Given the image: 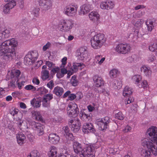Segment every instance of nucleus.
Masks as SVG:
<instances>
[{
	"label": "nucleus",
	"instance_id": "f257e3e1",
	"mask_svg": "<svg viewBox=\"0 0 157 157\" xmlns=\"http://www.w3.org/2000/svg\"><path fill=\"white\" fill-rule=\"evenodd\" d=\"M17 45V41L13 38L0 43L1 58L7 62L12 60L16 55L14 48Z\"/></svg>",
	"mask_w": 157,
	"mask_h": 157
},
{
	"label": "nucleus",
	"instance_id": "f03ea898",
	"mask_svg": "<svg viewBox=\"0 0 157 157\" xmlns=\"http://www.w3.org/2000/svg\"><path fill=\"white\" fill-rule=\"evenodd\" d=\"M147 138H142L141 141V144L144 147L150 150L154 155H157V128L152 126L148 128L146 132Z\"/></svg>",
	"mask_w": 157,
	"mask_h": 157
},
{
	"label": "nucleus",
	"instance_id": "7ed1b4c3",
	"mask_svg": "<svg viewBox=\"0 0 157 157\" xmlns=\"http://www.w3.org/2000/svg\"><path fill=\"white\" fill-rule=\"evenodd\" d=\"M73 147L75 152L79 155L80 157H86V153L88 152H92L94 150V144H90L86 148H83L82 145L77 142H75L73 144Z\"/></svg>",
	"mask_w": 157,
	"mask_h": 157
},
{
	"label": "nucleus",
	"instance_id": "20e7f679",
	"mask_svg": "<svg viewBox=\"0 0 157 157\" xmlns=\"http://www.w3.org/2000/svg\"><path fill=\"white\" fill-rule=\"evenodd\" d=\"M105 41L104 35L101 33L95 35L91 37L90 40L91 46L94 49L100 48L105 44Z\"/></svg>",
	"mask_w": 157,
	"mask_h": 157
},
{
	"label": "nucleus",
	"instance_id": "39448f33",
	"mask_svg": "<svg viewBox=\"0 0 157 157\" xmlns=\"http://www.w3.org/2000/svg\"><path fill=\"white\" fill-rule=\"evenodd\" d=\"M74 26V22L71 19H63L59 22L58 27L62 32H69Z\"/></svg>",
	"mask_w": 157,
	"mask_h": 157
},
{
	"label": "nucleus",
	"instance_id": "423d86ee",
	"mask_svg": "<svg viewBox=\"0 0 157 157\" xmlns=\"http://www.w3.org/2000/svg\"><path fill=\"white\" fill-rule=\"evenodd\" d=\"M78 6L75 4H71L66 6L64 9V14L69 17H72L77 14Z\"/></svg>",
	"mask_w": 157,
	"mask_h": 157
},
{
	"label": "nucleus",
	"instance_id": "0eeeda50",
	"mask_svg": "<svg viewBox=\"0 0 157 157\" xmlns=\"http://www.w3.org/2000/svg\"><path fill=\"white\" fill-rule=\"evenodd\" d=\"M132 47L130 44L127 43H119L116 45L115 48L117 52L122 54L129 53Z\"/></svg>",
	"mask_w": 157,
	"mask_h": 157
},
{
	"label": "nucleus",
	"instance_id": "6e6552de",
	"mask_svg": "<svg viewBox=\"0 0 157 157\" xmlns=\"http://www.w3.org/2000/svg\"><path fill=\"white\" fill-rule=\"evenodd\" d=\"M110 122L109 117H105L97 120L96 124L98 127L99 129L102 131L105 130L108 128Z\"/></svg>",
	"mask_w": 157,
	"mask_h": 157
},
{
	"label": "nucleus",
	"instance_id": "1a4fd4ad",
	"mask_svg": "<svg viewBox=\"0 0 157 157\" xmlns=\"http://www.w3.org/2000/svg\"><path fill=\"white\" fill-rule=\"evenodd\" d=\"M38 56V52L32 51L26 55L25 58V63L26 65H31L37 59Z\"/></svg>",
	"mask_w": 157,
	"mask_h": 157
},
{
	"label": "nucleus",
	"instance_id": "9d476101",
	"mask_svg": "<svg viewBox=\"0 0 157 157\" xmlns=\"http://www.w3.org/2000/svg\"><path fill=\"white\" fill-rule=\"evenodd\" d=\"M31 125L33 129L36 132L37 135L40 136L44 134L45 127L43 124L33 121L31 122Z\"/></svg>",
	"mask_w": 157,
	"mask_h": 157
},
{
	"label": "nucleus",
	"instance_id": "9b49d317",
	"mask_svg": "<svg viewBox=\"0 0 157 157\" xmlns=\"http://www.w3.org/2000/svg\"><path fill=\"white\" fill-rule=\"evenodd\" d=\"M76 55L80 60L85 61L88 58L87 51L85 47H81L78 49Z\"/></svg>",
	"mask_w": 157,
	"mask_h": 157
},
{
	"label": "nucleus",
	"instance_id": "f8f14e48",
	"mask_svg": "<svg viewBox=\"0 0 157 157\" xmlns=\"http://www.w3.org/2000/svg\"><path fill=\"white\" fill-rule=\"evenodd\" d=\"M8 74H10V78L14 79V81H12L10 83L11 86L13 87H14L15 86V82L17 81V82L19 80L18 77L21 74L20 71L14 68L11 71H9Z\"/></svg>",
	"mask_w": 157,
	"mask_h": 157
},
{
	"label": "nucleus",
	"instance_id": "ddd939ff",
	"mask_svg": "<svg viewBox=\"0 0 157 157\" xmlns=\"http://www.w3.org/2000/svg\"><path fill=\"white\" fill-rule=\"evenodd\" d=\"M71 130L74 132H77L79 130L81 124L78 119L71 120L69 122Z\"/></svg>",
	"mask_w": 157,
	"mask_h": 157
},
{
	"label": "nucleus",
	"instance_id": "4468645a",
	"mask_svg": "<svg viewBox=\"0 0 157 157\" xmlns=\"http://www.w3.org/2000/svg\"><path fill=\"white\" fill-rule=\"evenodd\" d=\"M93 9L92 5L89 4H83L80 7V10L78 12L79 14L80 15H84Z\"/></svg>",
	"mask_w": 157,
	"mask_h": 157
},
{
	"label": "nucleus",
	"instance_id": "2eb2a0df",
	"mask_svg": "<svg viewBox=\"0 0 157 157\" xmlns=\"http://www.w3.org/2000/svg\"><path fill=\"white\" fill-rule=\"evenodd\" d=\"M115 6L113 2L109 0L101 2L100 4V8L103 10H109L112 9Z\"/></svg>",
	"mask_w": 157,
	"mask_h": 157
},
{
	"label": "nucleus",
	"instance_id": "dca6fc26",
	"mask_svg": "<svg viewBox=\"0 0 157 157\" xmlns=\"http://www.w3.org/2000/svg\"><path fill=\"white\" fill-rule=\"evenodd\" d=\"M39 3L43 10H47L49 9L52 6L51 2L49 0H39Z\"/></svg>",
	"mask_w": 157,
	"mask_h": 157
},
{
	"label": "nucleus",
	"instance_id": "f3484780",
	"mask_svg": "<svg viewBox=\"0 0 157 157\" xmlns=\"http://www.w3.org/2000/svg\"><path fill=\"white\" fill-rule=\"evenodd\" d=\"M90 20L94 23H98L99 21L100 16L97 11H92L88 15Z\"/></svg>",
	"mask_w": 157,
	"mask_h": 157
},
{
	"label": "nucleus",
	"instance_id": "a211bd4d",
	"mask_svg": "<svg viewBox=\"0 0 157 157\" xmlns=\"http://www.w3.org/2000/svg\"><path fill=\"white\" fill-rule=\"evenodd\" d=\"M93 79L94 85L96 87H100L104 85V81L101 77L98 75L94 76Z\"/></svg>",
	"mask_w": 157,
	"mask_h": 157
},
{
	"label": "nucleus",
	"instance_id": "6ab92c4d",
	"mask_svg": "<svg viewBox=\"0 0 157 157\" xmlns=\"http://www.w3.org/2000/svg\"><path fill=\"white\" fill-rule=\"evenodd\" d=\"M82 131L85 133H94L95 129L92 124L90 123L85 124L83 126Z\"/></svg>",
	"mask_w": 157,
	"mask_h": 157
},
{
	"label": "nucleus",
	"instance_id": "aec40b11",
	"mask_svg": "<svg viewBox=\"0 0 157 157\" xmlns=\"http://www.w3.org/2000/svg\"><path fill=\"white\" fill-rule=\"evenodd\" d=\"M62 132L66 138L68 140H72L74 139V137L73 134L70 132L68 126L63 127L62 128Z\"/></svg>",
	"mask_w": 157,
	"mask_h": 157
},
{
	"label": "nucleus",
	"instance_id": "412c9836",
	"mask_svg": "<svg viewBox=\"0 0 157 157\" xmlns=\"http://www.w3.org/2000/svg\"><path fill=\"white\" fill-rule=\"evenodd\" d=\"M139 60V58L136 55L133 54L126 58L125 61L127 63L131 64L136 63Z\"/></svg>",
	"mask_w": 157,
	"mask_h": 157
},
{
	"label": "nucleus",
	"instance_id": "4be33fe9",
	"mask_svg": "<svg viewBox=\"0 0 157 157\" xmlns=\"http://www.w3.org/2000/svg\"><path fill=\"white\" fill-rule=\"evenodd\" d=\"M16 138L17 142L20 145H22L25 142L26 137L25 135L21 132L17 134Z\"/></svg>",
	"mask_w": 157,
	"mask_h": 157
},
{
	"label": "nucleus",
	"instance_id": "5701e85b",
	"mask_svg": "<svg viewBox=\"0 0 157 157\" xmlns=\"http://www.w3.org/2000/svg\"><path fill=\"white\" fill-rule=\"evenodd\" d=\"M49 141L53 144L57 143L60 140L59 136L56 134L52 133L48 137Z\"/></svg>",
	"mask_w": 157,
	"mask_h": 157
},
{
	"label": "nucleus",
	"instance_id": "b1692460",
	"mask_svg": "<svg viewBox=\"0 0 157 157\" xmlns=\"http://www.w3.org/2000/svg\"><path fill=\"white\" fill-rule=\"evenodd\" d=\"M140 70L143 72L145 76L147 77H149L151 75L152 71L150 68L148 66L143 65L140 68Z\"/></svg>",
	"mask_w": 157,
	"mask_h": 157
},
{
	"label": "nucleus",
	"instance_id": "393cba45",
	"mask_svg": "<svg viewBox=\"0 0 157 157\" xmlns=\"http://www.w3.org/2000/svg\"><path fill=\"white\" fill-rule=\"evenodd\" d=\"M49 157H60L58 156V150L57 148L54 146H51L49 151L48 153Z\"/></svg>",
	"mask_w": 157,
	"mask_h": 157
},
{
	"label": "nucleus",
	"instance_id": "a878e982",
	"mask_svg": "<svg viewBox=\"0 0 157 157\" xmlns=\"http://www.w3.org/2000/svg\"><path fill=\"white\" fill-rule=\"evenodd\" d=\"M142 79V77L141 75L136 74L132 76L131 80L137 86L141 81Z\"/></svg>",
	"mask_w": 157,
	"mask_h": 157
},
{
	"label": "nucleus",
	"instance_id": "bb28decb",
	"mask_svg": "<svg viewBox=\"0 0 157 157\" xmlns=\"http://www.w3.org/2000/svg\"><path fill=\"white\" fill-rule=\"evenodd\" d=\"M132 93V88L128 86H126L124 89L123 91V95L126 98L129 97Z\"/></svg>",
	"mask_w": 157,
	"mask_h": 157
},
{
	"label": "nucleus",
	"instance_id": "cd10ccee",
	"mask_svg": "<svg viewBox=\"0 0 157 157\" xmlns=\"http://www.w3.org/2000/svg\"><path fill=\"white\" fill-rule=\"evenodd\" d=\"M84 66L82 63H73V66L71 68V69L75 73L76 72L78 69L81 70Z\"/></svg>",
	"mask_w": 157,
	"mask_h": 157
},
{
	"label": "nucleus",
	"instance_id": "c85d7f7f",
	"mask_svg": "<svg viewBox=\"0 0 157 157\" xmlns=\"http://www.w3.org/2000/svg\"><path fill=\"white\" fill-rule=\"evenodd\" d=\"M122 86V82L121 80L115 79L113 81L112 84V87L115 90H118Z\"/></svg>",
	"mask_w": 157,
	"mask_h": 157
},
{
	"label": "nucleus",
	"instance_id": "c756f323",
	"mask_svg": "<svg viewBox=\"0 0 157 157\" xmlns=\"http://www.w3.org/2000/svg\"><path fill=\"white\" fill-rule=\"evenodd\" d=\"M105 58L103 57L101 55H97L95 56L94 59V62L96 64L100 65L102 64L105 60Z\"/></svg>",
	"mask_w": 157,
	"mask_h": 157
},
{
	"label": "nucleus",
	"instance_id": "7c9ffc66",
	"mask_svg": "<svg viewBox=\"0 0 157 157\" xmlns=\"http://www.w3.org/2000/svg\"><path fill=\"white\" fill-rule=\"evenodd\" d=\"M33 118L36 120L41 121L42 117L39 111H33L31 112Z\"/></svg>",
	"mask_w": 157,
	"mask_h": 157
},
{
	"label": "nucleus",
	"instance_id": "2f4dec72",
	"mask_svg": "<svg viewBox=\"0 0 157 157\" xmlns=\"http://www.w3.org/2000/svg\"><path fill=\"white\" fill-rule=\"evenodd\" d=\"M139 88H143L144 90H147L149 88L148 83L146 80H143L140 82L137 86Z\"/></svg>",
	"mask_w": 157,
	"mask_h": 157
},
{
	"label": "nucleus",
	"instance_id": "473e14b6",
	"mask_svg": "<svg viewBox=\"0 0 157 157\" xmlns=\"http://www.w3.org/2000/svg\"><path fill=\"white\" fill-rule=\"evenodd\" d=\"M154 21L151 19H147L145 22V24L147 26V29L149 31L151 32L153 29Z\"/></svg>",
	"mask_w": 157,
	"mask_h": 157
},
{
	"label": "nucleus",
	"instance_id": "72a5a7b5",
	"mask_svg": "<svg viewBox=\"0 0 157 157\" xmlns=\"http://www.w3.org/2000/svg\"><path fill=\"white\" fill-rule=\"evenodd\" d=\"M18 120H20V121L18 122L17 124L20 129L23 131L26 130V129L27 128L26 122H24L23 121L21 120L20 119H18Z\"/></svg>",
	"mask_w": 157,
	"mask_h": 157
},
{
	"label": "nucleus",
	"instance_id": "f704fd0d",
	"mask_svg": "<svg viewBox=\"0 0 157 157\" xmlns=\"http://www.w3.org/2000/svg\"><path fill=\"white\" fill-rule=\"evenodd\" d=\"M40 9L39 7L34 8L31 12V14L34 18H38L40 16Z\"/></svg>",
	"mask_w": 157,
	"mask_h": 157
},
{
	"label": "nucleus",
	"instance_id": "c9c22d12",
	"mask_svg": "<svg viewBox=\"0 0 157 157\" xmlns=\"http://www.w3.org/2000/svg\"><path fill=\"white\" fill-rule=\"evenodd\" d=\"M149 49L151 52H155V55L157 57V40H155L154 43L149 46Z\"/></svg>",
	"mask_w": 157,
	"mask_h": 157
},
{
	"label": "nucleus",
	"instance_id": "e433bc0d",
	"mask_svg": "<svg viewBox=\"0 0 157 157\" xmlns=\"http://www.w3.org/2000/svg\"><path fill=\"white\" fill-rule=\"evenodd\" d=\"M53 93L56 95L60 96L63 92V89L59 86L55 87L53 90Z\"/></svg>",
	"mask_w": 157,
	"mask_h": 157
},
{
	"label": "nucleus",
	"instance_id": "4c0bfd02",
	"mask_svg": "<svg viewBox=\"0 0 157 157\" xmlns=\"http://www.w3.org/2000/svg\"><path fill=\"white\" fill-rule=\"evenodd\" d=\"M119 73L120 72L117 69L113 68L110 71L109 75L111 78H115L117 76Z\"/></svg>",
	"mask_w": 157,
	"mask_h": 157
},
{
	"label": "nucleus",
	"instance_id": "58836bf2",
	"mask_svg": "<svg viewBox=\"0 0 157 157\" xmlns=\"http://www.w3.org/2000/svg\"><path fill=\"white\" fill-rule=\"evenodd\" d=\"M51 71L54 74L56 73V76L58 78H61L62 77V75H60V68L59 67L55 66V67L52 69Z\"/></svg>",
	"mask_w": 157,
	"mask_h": 157
},
{
	"label": "nucleus",
	"instance_id": "ea45409f",
	"mask_svg": "<svg viewBox=\"0 0 157 157\" xmlns=\"http://www.w3.org/2000/svg\"><path fill=\"white\" fill-rule=\"evenodd\" d=\"M77 108H78L77 105L75 102H70L67 108V112L69 111H72L73 110H75Z\"/></svg>",
	"mask_w": 157,
	"mask_h": 157
},
{
	"label": "nucleus",
	"instance_id": "a19ab883",
	"mask_svg": "<svg viewBox=\"0 0 157 157\" xmlns=\"http://www.w3.org/2000/svg\"><path fill=\"white\" fill-rule=\"evenodd\" d=\"M79 112L78 108H77L76 110L72 111H69L67 112L68 115L70 117H75L78 114Z\"/></svg>",
	"mask_w": 157,
	"mask_h": 157
},
{
	"label": "nucleus",
	"instance_id": "79ce46f5",
	"mask_svg": "<svg viewBox=\"0 0 157 157\" xmlns=\"http://www.w3.org/2000/svg\"><path fill=\"white\" fill-rule=\"evenodd\" d=\"M71 84L74 86H76L78 83V81L77 79V76L74 75L72 76L70 80Z\"/></svg>",
	"mask_w": 157,
	"mask_h": 157
},
{
	"label": "nucleus",
	"instance_id": "37998d69",
	"mask_svg": "<svg viewBox=\"0 0 157 157\" xmlns=\"http://www.w3.org/2000/svg\"><path fill=\"white\" fill-rule=\"evenodd\" d=\"M31 104L34 107L38 108L41 105V102L40 101L36 100V99H33L31 101Z\"/></svg>",
	"mask_w": 157,
	"mask_h": 157
},
{
	"label": "nucleus",
	"instance_id": "c03bdc74",
	"mask_svg": "<svg viewBox=\"0 0 157 157\" xmlns=\"http://www.w3.org/2000/svg\"><path fill=\"white\" fill-rule=\"evenodd\" d=\"M135 33L136 34V35H137V37H140L145 34V30L141 28H140L138 30H136L135 32Z\"/></svg>",
	"mask_w": 157,
	"mask_h": 157
},
{
	"label": "nucleus",
	"instance_id": "a18cd8bd",
	"mask_svg": "<svg viewBox=\"0 0 157 157\" xmlns=\"http://www.w3.org/2000/svg\"><path fill=\"white\" fill-rule=\"evenodd\" d=\"M83 97L82 93L80 92H78L76 94H71L69 96V98H81Z\"/></svg>",
	"mask_w": 157,
	"mask_h": 157
},
{
	"label": "nucleus",
	"instance_id": "49530a36",
	"mask_svg": "<svg viewBox=\"0 0 157 157\" xmlns=\"http://www.w3.org/2000/svg\"><path fill=\"white\" fill-rule=\"evenodd\" d=\"M42 74V78L43 79L46 80L49 77V72L47 70H43L41 71Z\"/></svg>",
	"mask_w": 157,
	"mask_h": 157
},
{
	"label": "nucleus",
	"instance_id": "de8ad7c7",
	"mask_svg": "<svg viewBox=\"0 0 157 157\" xmlns=\"http://www.w3.org/2000/svg\"><path fill=\"white\" fill-rule=\"evenodd\" d=\"M141 155L144 157H150L151 152L145 149L142 150L141 153Z\"/></svg>",
	"mask_w": 157,
	"mask_h": 157
},
{
	"label": "nucleus",
	"instance_id": "09e8293b",
	"mask_svg": "<svg viewBox=\"0 0 157 157\" xmlns=\"http://www.w3.org/2000/svg\"><path fill=\"white\" fill-rule=\"evenodd\" d=\"M37 91L40 95H41L48 92V90L44 87H41L38 88L37 90Z\"/></svg>",
	"mask_w": 157,
	"mask_h": 157
},
{
	"label": "nucleus",
	"instance_id": "8fccbe9b",
	"mask_svg": "<svg viewBox=\"0 0 157 157\" xmlns=\"http://www.w3.org/2000/svg\"><path fill=\"white\" fill-rule=\"evenodd\" d=\"M51 99H43L42 100V105L45 107H48L50 106V100Z\"/></svg>",
	"mask_w": 157,
	"mask_h": 157
},
{
	"label": "nucleus",
	"instance_id": "3c124183",
	"mask_svg": "<svg viewBox=\"0 0 157 157\" xmlns=\"http://www.w3.org/2000/svg\"><path fill=\"white\" fill-rule=\"evenodd\" d=\"M143 23V20L142 19H139L136 22L135 26L137 28H139V29L142 28Z\"/></svg>",
	"mask_w": 157,
	"mask_h": 157
},
{
	"label": "nucleus",
	"instance_id": "603ef678",
	"mask_svg": "<svg viewBox=\"0 0 157 157\" xmlns=\"http://www.w3.org/2000/svg\"><path fill=\"white\" fill-rule=\"evenodd\" d=\"M6 5L11 9L16 5V2L15 0H12L6 4Z\"/></svg>",
	"mask_w": 157,
	"mask_h": 157
},
{
	"label": "nucleus",
	"instance_id": "864d4df0",
	"mask_svg": "<svg viewBox=\"0 0 157 157\" xmlns=\"http://www.w3.org/2000/svg\"><path fill=\"white\" fill-rule=\"evenodd\" d=\"M27 157H39V154L37 150H35L32 151Z\"/></svg>",
	"mask_w": 157,
	"mask_h": 157
},
{
	"label": "nucleus",
	"instance_id": "5fc2aeb1",
	"mask_svg": "<svg viewBox=\"0 0 157 157\" xmlns=\"http://www.w3.org/2000/svg\"><path fill=\"white\" fill-rule=\"evenodd\" d=\"M25 89L27 90H31L32 91L34 92L36 90V88L33 86L28 85L25 87Z\"/></svg>",
	"mask_w": 157,
	"mask_h": 157
},
{
	"label": "nucleus",
	"instance_id": "6e6d98bb",
	"mask_svg": "<svg viewBox=\"0 0 157 157\" xmlns=\"http://www.w3.org/2000/svg\"><path fill=\"white\" fill-rule=\"evenodd\" d=\"M7 89L6 88H2L0 87V98H2L3 96L6 95L7 90Z\"/></svg>",
	"mask_w": 157,
	"mask_h": 157
},
{
	"label": "nucleus",
	"instance_id": "4d7b16f0",
	"mask_svg": "<svg viewBox=\"0 0 157 157\" xmlns=\"http://www.w3.org/2000/svg\"><path fill=\"white\" fill-rule=\"evenodd\" d=\"M46 65L48 67V69L50 70L55 67V64L51 61H47L45 63Z\"/></svg>",
	"mask_w": 157,
	"mask_h": 157
},
{
	"label": "nucleus",
	"instance_id": "13d9d810",
	"mask_svg": "<svg viewBox=\"0 0 157 157\" xmlns=\"http://www.w3.org/2000/svg\"><path fill=\"white\" fill-rule=\"evenodd\" d=\"M67 58L64 57L61 60V64L60 66V68L64 67L67 63Z\"/></svg>",
	"mask_w": 157,
	"mask_h": 157
},
{
	"label": "nucleus",
	"instance_id": "bf43d9fd",
	"mask_svg": "<svg viewBox=\"0 0 157 157\" xmlns=\"http://www.w3.org/2000/svg\"><path fill=\"white\" fill-rule=\"evenodd\" d=\"M9 31L6 29L2 33V38H8L9 36Z\"/></svg>",
	"mask_w": 157,
	"mask_h": 157
},
{
	"label": "nucleus",
	"instance_id": "052dcab7",
	"mask_svg": "<svg viewBox=\"0 0 157 157\" xmlns=\"http://www.w3.org/2000/svg\"><path fill=\"white\" fill-rule=\"evenodd\" d=\"M116 118L120 120H123L124 117V115L121 112H119L115 115Z\"/></svg>",
	"mask_w": 157,
	"mask_h": 157
},
{
	"label": "nucleus",
	"instance_id": "680f3d73",
	"mask_svg": "<svg viewBox=\"0 0 157 157\" xmlns=\"http://www.w3.org/2000/svg\"><path fill=\"white\" fill-rule=\"evenodd\" d=\"M80 117L84 121L86 120L88 117V116L84 112H80Z\"/></svg>",
	"mask_w": 157,
	"mask_h": 157
},
{
	"label": "nucleus",
	"instance_id": "e2e57ef3",
	"mask_svg": "<svg viewBox=\"0 0 157 157\" xmlns=\"http://www.w3.org/2000/svg\"><path fill=\"white\" fill-rule=\"evenodd\" d=\"M156 57L154 55H150L148 58L147 61L149 63L152 62L156 59Z\"/></svg>",
	"mask_w": 157,
	"mask_h": 157
},
{
	"label": "nucleus",
	"instance_id": "0e129e2a",
	"mask_svg": "<svg viewBox=\"0 0 157 157\" xmlns=\"http://www.w3.org/2000/svg\"><path fill=\"white\" fill-rule=\"evenodd\" d=\"M132 129V127L128 125H126L124 128L122 129V131L124 133L130 132Z\"/></svg>",
	"mask_w": 157,
	"mask_h": 157
},
{
	"label": "nucleus",
	"instance_id": "69168bd1",
	"mask_svg": "<svg viewBox=\"0 0 157 157\" xmlns=\"http://www.w3.org/2000/svg\"><path fill=\"white\" fill-rule=\"evenodd\" d=\"M61 73L60 75H62V77L64 76V75L67 73V69L64 67L61 68Z\"/></svg>",
	"mask_w": 157,
	"mask_h": 157
},
{
	"label": "nucleus",
	"instance_id": "338daca9",
	"mask_svg": "<svg viewBox=\"0 0 157 157\" xmlns=\"http://www.w3.org/2000/svg\"><path fill=\"white\" fill-rule=\"evenodd\" d=\"M10 9H11L6 4L4 7L3 11L5 13L7 14L9 13Z\"/></svg>",
	"mask_w": 157,
	"mask_h": 157
},
{
	"label": "nucleus",
	"instance_id": "774afa93",
	"mask_svg": "<svg viewBox=\"0 0 157 157\" xmlns=\"http://www.w3.org/2000/svg\"><path fill=\"white\" fill-rule=\"evenodd\" d=\"M32 82L34 85H38L40 83L39 80L37 77H34L32 80Z\"/></svg>",
	"mask_w": 157,
	"mask_h": 157
}]
</instances>
